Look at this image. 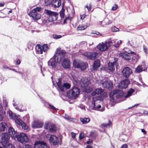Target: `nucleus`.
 Returning a JSON list of instances; mask_svg holds the SVG:
<instances>
[{
	"mask_svg": "<svg viewBox=\"0 0 148 148\" xmlns=\"http://www.w3.org/2000/svg\"><path fill=\"white\" fill-rule=\"evenodd\" d=\"M21 125L22 126V127L23 129L24 130H26L27 129V127L26 126V124L25 123H22V125Z\"/></svg>",
	"mask_w": 148,
	"mask_h": 148,
	"instance_id": "46",
	"label": "nucleus"
},
{
	"mask_svg": "<svg viewBox=\"0 0 148 148\" xmlns=\"http://www.w3.org/2000/svg\"><path fill=\"white\" fill-rule=\"evenodd\" d=\"M8 148H15L14 146L11 144H9L8 143Z\"/></svg>",
	"mask_w": 148,
	"mask_h": 148,
	"instance_id": "56",
	"label": "nucleus"
},
{
	"mask_svg": "<svg viewBox=\"0 0 148 148\" xmlns=\"http://www.w3.org/2000/svg\"><path fill=\"white\" fill-rule=\"evenodd\" d=\"M91 83L90 79L86 77L82 79L80 81V84L81 87L84 88L85 89Z\"/></svg>",
	"mask_w": 148,
	"mask_h": 148,
	"instance_id": "11",
	"label": "nucleus"
},
{
	"mask_svg": "<svg viewBox=\"0 0 148 148\" xmlns=\"http://www.w3.org/2000/svg\"><path fill=\"white\" fill-rule=\"evenodd\" d=\"M119 55L120 56L124 58L126 60H131L130 56L124 53H120L119 54Z\"/></svg>",
	"mask_w": 148,
	"mask_h": 148,
	"instance_id": "24",
	"label": "nucleus"
},
{
	"mask_svg": "<svg viewBox=\"0 0 148 148\" xmlns=\"http://www.w3.org/2000/svg\"><path fill=\"white\" fill-rule=\"evenodd\" d=\"M118 8V6L116 4H115L114 5L112 8V10H115Z\"/></svg>",
	"mask_w": 148,
	"mask_h": 148,
	"instance_id": "51",
	"label": "nucleus"
},
{
	"mask_svg": "<svg viewBox=\"0 0 148 148\" xmlns=\"http://www.w3.org/2000/svg\"><path fill=\"white\" fill-rule=\"evenodd\" d=\"M64 11L65 10L64 9L63 6L62 9V11H60V15L62 18H63L64 16Z\"/></svg>",
	"mask_w": 148,
	"mask_h": 148,
	"instance_id": "37",
	"label": "nucleus"
},
{
	"mask_svg": "<svg viewBox=\"0 0 148 148\" xmlns=\"http://www.w3.org/2000/svg\"><path fill=\"white\" fill-rule=\"evenodd\" d=\"M53 38L54 39H59L61 38L62 36L60 35H58L57 34H53Z\"/></svg>",
	"mask_w": 148,
	"mask_h": 148,
	"instance_id": "45",
	"label": "nucleus"
},
{
	"mask_svg": "<svg viewBox=\"0 0 148 148\" xmlns=\"http://www.w3.org/2000/svg\"><path fill=\"white\" fill-rule=\"evenodd\" d=\"M9 116L10 117H11L13 119H15L16 118V116L12 112H11L9 113Z\"/></svg>",
	"mask_w": 148,
	"mask_h": 148,
	"instance_id": "41",
	"label": "nucleus"
},
{
	"mask_svg": "<svg viewBox=\"0 0 148 148\" xmlns=\"http://www.w3.org/2000/svg\"><path fill=\"white\" fill-rule=\"evenodd\" d=\"M49 141L50 143L53 145H58L59 142L58 137L54 135H51Z\"/></svg>",
	"mask_w": 148,
	"mask_h": 148,
	"instance_id": "16",
	"label": "nucleus"
},
{
	"mask_svg": "<svg viewBox=\"0 0 148 148\" xmlns=\"http://www.w3.org/2000/svg\"><path fill=\"white\" fill-rule=\"evenodd\" d=\"M124 94V92L120 90H114L111 92L109 95L110 98L113 101L116 100V99L121 98Z\"/></svg>",
	"mask_w": 148,
	"mask_h": 148,
	"instance_id": "2",
	"label": "nucleus"
},
{
	"mask_svg": "<svg viewBox=\"0 0 148 148\" xmlns=\"http://www.w3.org/2000/svg\"><path fill=\"white\" fill-rule=\"evenodd\" d=\"M102 87L104 88H107L109 90L112 89L113 87L112 82L108 81L103 82L102 83Z\"/></svg>",
	"mask_w": 148,
	"mask_h": 148,
	"instance_id": "17",
	"label": "nucleus"
},
{
	"mask_svg": "<svg viewBox=\"0 0 148 148\" xmlns=\"http://www.w3.org/2000/svg\"><path fill=\"white\" fill-rule=\"evenodd\" d=\"M89 25H88V26ZM88 26L84 25H80L77 27V31H81L83 30L86 29Z\"/></svg>",
	"mask_w": 148,
	"mask_h": 148,
	"instance_id": "30",
	"label": "nucleus"
},
{
	"mask_svg": "<svg viewBox=\"0 0 148 148\" xmlns=\"http://www.w3.org/2000/svg\"><path fill=\"white\" fill-rule=\"evenodd\" d=\"M66 54V52L64 50L62 49L61 48H58L56 49L53 56L59 60V61H62V59L64 58Z\"/></svg>",
	"mask_w": 148,
	"mask_h": 148,
	"instance_id": "3",
	"label": "nucleus"
},
{
	"mask_svg": "<svg viewBox=\"0 0 148 148\" xmlns=\"http://www.w3.org/2000/svg\"><path fill=\"white\" fill-rule=\"evenodd\" d=\"M83 55L86 57L88 59L95 60L96 59V57L98 55V53L96 52H86L84 53Z\"/></svg>",
	"mask_w": 148,
	"mask_h": 148,
	"instance_id": "13",
	"label": "nucleus"
},
{
	"mask_svg": "<svg viewBox=\"0 0 148 148\" xmlns=\"http://www.w3.org/2000/svg\"><path fill=\"white\" fill-rule=\"evenodd\" d=\"M71 134L72 136V137L73 138H75V136L76 135V134L74 133L73 132H72L71 133Z\"/></svg>",
	"mask_w": 148,
	"mask_h": 148,
	"instance_id": "55",
	"label": "nucleus"
},
{
	"mask_svg": "<svg viewBox=\"0 0 148 148\" xmlns=\"http://www.w3.org/2000/svg\"><path fill=\"white\" fill-rule=\"evenodd\" d=\"M80 93L79 89L76 86H74L67 92V95L69 97H76Z\"/></svg>",
	"mask_w": 148,
	"mask_h": 148,
	"instance_id": "7",
	"label": "nucleus"
},
{
	"mask_svg": "<svg viewBox=\"0 0 148 148\" xmlns=\"http://www.w3.org/2000/svg\"><path fill=\"white\" fill-rule=\"evenodd\" d=\"M110 46V42L108 41L105 43L99 44L97 47L98 49L101 51L107 50Z\"/></svg>",
	"mask_w": 148,
	"mask_h": 148,
	"instance_id": "12",
	"label": "nucleus"
},
{
	"mask_svg": "<svg viewBox=\"0 0 148 148\" xmlns=\"http://www.w3.org/2000/svg\"><path fill=\"white\" fill-rule=\"evenodd\" d=\"M34 148H49V147L45 141L36 140L34 142Z\"/></svg>",
	"mask_w": 148,
	"mask_h": 148,
	"instance_id": "9",
	"label": "nucleus"
},
{
	"mask_svg": "<svg viewBox=\"0 0 148 148\" xmlns=\"http://www.w3.org/2000/svg\"><path fill=\"white\" fill-rule=\"evenodd\" d=\"M85 137V136L84 134L81 133L80 134L79 136V138L80 140H82Z\"/></svg>",
	"mask_w": 148,
	"mask_h": 148,
	"instance_id": "50",
	"label": "nucleus"
},
{
	"mask_svg": "<svg viewBox=\"0 0 148 148\" xmlns=\"http://www.w3.org/2000/svg\"><path fill=\"white\" fill-rule=\"evenodd\" d=\"M145 70H143V68L141 65H139L135 69V72L136 73H140Z\"/></svg>",
	"mask_w": 148,
	"mask_h": 148,
	"instance_id": "29",
	"label": "nucleus"
},
{
	"mask_svg": "<svg viewBox=\"0 0 148 148\" xmlns=\"http://www.w3.org/2000/svg\"><path fill=\"white\" fill-rule=\"evenodd\" d=\"M86 14H84L80 15V18L81 20H83L86 17Z\"/></svg>",
	"mask_w": 148,
	"mask_h": 148,
	"instance_id": "47",
	"label": "nucleus"
},
{
	"mask_svg": "<svg viewBox=\"0 0 148 148\" xmlns=\"http://www.w3.org/2000/svg\"><path fill=\"white\" fill-rule=\"evenodd\" d=\"M122 42V41L121 40L118 41L117 43H115L114 45V47L116 48L118 47L121 44Z\"/></svg>",
	"mask_w": 148,
	"mask_h": 148,
	"instance_id": "40",
	"label": "nucleus"
},
{
	"mask_svg": "<svg viewBox=\"0 0 148 148\" xmlns=\"http://www.w3.org/2000/svg\"><path fill=\"white\" fill-rule=\"evenodd\" d=\"M80 60L79 59H74L73 61V64L74 67L75 68H79V64Z\"/></svg>",
	"mask_w": 148,
	"mask_h": 148,
	"instance_id": "26",
	"label": "nucleus"
},
{
	"mask_svg": "<svg viewBox=\"0 0 148 148\" xmlns=\"http://www.w3.org/2000/svg\"><path fill=\"white\" fill-rule=\"evenodd\" d=\"M56 127L54 124H52L51 126V127L50 128L49 130L51 132H53L56 131Z\"/></svg>",
	"mask_w": 148,
	"mask_h": 148,
	"instance_id": "35",
	"label": "nucleus"
},
{
	"mask_svg": "<svg viewBox=\"0 0 148 148\" xmlns=\"http://www.w3.org/2000/svg\"><path fill=\"white\" fill-rule=\"evenodd\" d=\"M62 65L65 69H70L71 68L70 62L67 58H64L62 62Z\"/></svg>",
	"mask_w": 148,
	"mask_h": 148,
	"instance_id": "18",
	"label": "nucleus"
},
{
	"mask_svg": "<svg viewBox=\"0 0 148 148\" xmlns=\"http://www.w3.org/2000/svg\"><path fill=\"white\" fill-rule=\"evenodd\" d=\"M15 121L17 124H18V125H21L22 123H23V121L20 119L19 118L15 120Z\"/></svg>",
	"mask_w": 148,
	"mask_h": 148,
	"instance_id": "38",
	"label": "nucleus"
},
{
	"mask_svg": "<svg viewBox=\"0 0 148 148\" xmlns=\"http://www.w3.org/2000/svg\"><path fill=\"white\" fill-rule=\"evenodd\" d=\"M0 112L2 113H5V112L4 111L3 108L1 103H0Z\"/></svg>",
	"mask_w": 148,
	"mask_h": 148,
	"instance_id": "49",
	"label": "nucleus"
},
{
	"mask_svg": "<svg viewBox=\"0 0 148 148\" xmlns=\"http://www.w3.org/2000/svg\"><path fill=\"white\" fill-rule=\"evenodd\" d=\"M95 134V132H91L90 133V135L91 137H93V135Z\"/></svg>",
	"mask_w": 148,
	"mask_h": 148,
	"instance_id": "64",
	"label": "nucleus"
},
{
	"mask_svg": "<svg viewBox=\"0 0 148 148\" xmlns=\"http://www.w3.org/2000/svg\"><path fill=\"white\" fill-rule=\"evenodd\" d=\"M100 97L99 96H96L93 98V100H94L95 101L100 100Z\"/></svg>",
	"mask_w": 148,
	"mask_h": 148,
	"instance_id": "52",
	"label": "nucleus"
},
{
	"mask_svg": "<svg viewBox=\"0 0 148 148\" xmlns=\"http://www.w3.org/2000/svg\"><path fill=\"white\" fill-rule=\"evenodd\" d=\"M71 87V85L67 83H64L63 84V88H65L66 89H69Z\"/></svg>",
	"mask_w": 148,
	"mask_h": 148,
	"instance_id": "34",
	"label": "nucleus"
},
{
	"mask_svg": "<svg viewBox=\"0 0 148 148\" xmlns=\"http://www.w3.org/2000/svg\"><path fill=\"white\" fill-rule=\"evenodd\" d=\"M45 13L49 16L48 20L50 22L55 21L57 19L58 14L56 12L45 9Z\"/></svg>",
	"mask_w": 148,
	"mask_h": 148,
	"instance_id": "6",
	"label": "nucleus"
},
{
	"mask_svg": "<svg viewBox=\"0 0 148 148\" xmlns=\"http://www.w3.org/2000/svg\"><path fill=\"white\" fill-rule=\"evenodd\" d=\"M61 4L60 0H52L51 2V6L54 8L59 7Z\"/></svg>",
	"mask_w": 148,
	"mask_h": 148,
	"instance_id": "20",
	"label": "nucleus"
},
{
	"mask_svg": "<svg viewBox=\"0 0 148 148\" xmlns=\"http://www.w3.org/2000/svg\"><path fill=\"white\" fill-rule=\"evenodd\" d=\"M111 125L112 122L110 120H109V122L108 123H103L101 124V125L102 126V127H109Z\"/></svg>",
	"mask_w": 148,
	"mask_h": 148,
	"instance_id": "33",
	"label": "nucleus"
},
{
	"mask_svg": "<svg viewBox=\"0 0 148 148\" xmlns=\"http://www.w3.org/2000/svg\"><path fill=\"white\" fill-rule=\"evenodd\" d=\"M112 31L113 32H116L119 31V29L115 26H113L111 28Z\"/></svg>",
	"mask_w": 148,
	"mask_h": 148,
	"instance_id": "42",
	"label": "nucleus"
},
{
	"mask_svg": "<svg viewBox=\"0 0 148 148\" xmlns=\"http://www.w3.org/2000/svg\"><path fill=\"white\" fill-rule=\"evenodd\" d=\"M125 52L128 54H133V55H135L136 54L135 52L132 51L130 50H128V51H125Z\"/></svg>",
	"mask_w": 148,
	"mask_h": 148,
	"instance_id": "48",
	"label": "nucleus"
},
{
	"mask_svg": "<svg viewBox=\"0 0 148 148\" xmlns=\"http://www.w3.org/2000/svg\"><path fill=\"white\" fill-rule=\"evenodd\" d=\"M21 63V61L20 60H17L16 61V64L17 65H19Z\"/></svg>",
	"mask_w": 148,
	"mask_h": 148,
	"instance_id": "60",
	"label": "nucleus"
},
{
	"mask_svg": "<svg viewBox=\"0 0 148 148\" xmlns=\"http://www.w3.org/2000/svg\"><path fill=\"white\" fill-rule=\"evenodd\" d=\"M93 34L98 35L100 36H102V34L101 33L97 31L95 32L94 33H93Z\"/></svg>",
	"mask_w": 148,
	"mask_h": 148,
	"instance_id": "53",
	"label": "nucleus"
},
{
	"mask_svg": "<svg viewBox=\"0 0 148 148\" xmlns=\"http://www.w3.org/2000/svg\"><path fill=\"white\" fill-rule=\"evenodd\" d=\"M123 76L126 78H128L130 75L131 74L132 71L129 67H126L124 68L122 71Z\"/></svg>",
	"mask_w": 148,
	"mask_h": 148,
	"instance_id": "15",
	"label": "nucleus"
},
{
	"mask_svg": "<svg viewBox=\"0 0 148 148\" xmlns=\"http://www.w3.org/2000/svg\"><path fill=\"white\" fill-rule=\"evenodd\" d=\"M57 86L58 88L62 91H64V89L63 88V85H62V79L60 78L58 79V82L57 83Z\"/></svg>",
	"mask_w": 148,
	"mask_h": 148,
	"instance_id": "25",
	"label": "nucleus"
},
{
	"mask_svg": "<svg viewBox=\"0 0 148 148\" xmlns=\"http://www.w3.org/2000/svg\"><path fill=\"white\" fill-rule=\"evenodd\" d=\"M100 66V61L98 59L95 60L93 65V69L95 70H97Z\"/></svg>",
	"mask_w": 148,
	"mask_h": 148,
	"instance_id": "22",
	"label": "nucleus"
},
{
	"mask_svg": "<svg viewBox=\"0 0 148 148\" xmlns=\"http://www.w3.org/2000/svg\"><path fill=\"white\" fill-rule=\"evenodd\" d=\"M43 125V124L38 121H34L32 124V127L34 129L42 127Z\"/></svg>",
	"mask_w": 148,
	"mask_h": 148,
	"instance_id": "19",
	"label": "nucleus"
},
{
	"mask_svg": "<svg viewBox=\"0 0 148 148\" xmlns=\"http://www.w3.org/2000/svg\"><path fill=\"white\" fill-rule=\"evenodd\" d=\"M42 10V8L40 7H36L33 9L28 13V15L32 17L33 19L35 21H38L41 18V15L37 12H39Z\"/></svg>",
	"mask_w": 148,
	"mask_h": 148,
	"instance_id": "1",
	"label": "nucleus"
},
{
	"mask_svg": "<svg viewBox=\"0 0 148 148\" xmlns=\"http://www.w3.org/2000/svg\"><path fill=\"white\" fill-rule=\"evenodd\" d=\"M122 148H127V145L126 144H124L122 145Z\"/></svg>",
	"mask_w": 148,
	"mask_h": 148,
	"instance_id": "63",
	"label": "nucleus"
},
{
	"mask_svg": "<svg viewBox=\"0 0 148 148\" xmlns=\"http://www.w3.org/2000/svg\"><path fill=\"white\" fill-rule=\"evenodd\" d=\"M95 90L97 95L101 94L104 91L101 88H97Z\"/></svg>",
	"mask_w": 148,
	"mask_h": 148,
	"instance_id": "36",
	"label": "nucleus"
},
{
	"mask_svg": "<svg viewBox=\"0 0 148 148\" xmlns=\"http://www.w3.org/2000/svg\"><path fill=\"white\" fill-rule=\"evenodd\" d=\"M49 106L51 108V109H52L53 110H56V108L54 106L51 105V104H49Z\"/></svg>",
	"mask_w": 148,
	"mask_h": 148,
	"instance_id": "58",
	"label": "nucleus"
},
{
	"mask_svg": "<svg viewBox=\"0 0 148 148\" xmlns=\"http://www.w3.org/2000/svg\"><path fill=\"white\" fill-rule=\"evenodd\" d=\"M143 47L144 52L145 53L147 54L148 52V49L147 47L145 46V45H143Z\"/></svg>",
	"mask_w": 148,
	"mask_h": 148,
	"instance_id": "44",
	"label": "nucleus"
},
{
	"mask_svg": "<svg viewBox=\"0 0 148 148\" xmlns=\"http://www.w3.org/2000/svg\"><path fill=\"white\" fill-rule=\"evenodd\" d=\"M68 20H69L70 21H71V18L69 17L66 18L64 21L63 23L64 24L66 23L67 21Z\"/></svg>",
	"mask_w": 148,
	"mask_h": 148,
	"instance_id": "43",
	"label": "nucleus"
},
{
	"mask_svg": "<svg viewBox=\"0 0 148 148\" xmlns=\"http://www.w3.org/2000/svg\"><path fill=\"white\" fill-rule=\"evenodd\" d=\"M8 132L12 138H15L17 135V132H16L12 127H10L9 128Z\"/></svg>",
	"mask_w": 148,
	"mask_h": 148,
	"instance_id": "21",
	"label": "nucleus"
},
{
	"mask_svg": "<svg viewBox=\"0 0 148 148\" xmlns=\"http://www.w3.org/2000/svg\"><path fill=\"white\" fill-rule=\"evenodd\" d=\"M117 63L116 62H114L112 63L109 62L108 64V69L109 70L112 71L115 69L114 65L116 66Z\"/></svg>",
	"mask_w": 148,
	"mask_h": 148,
	"instance_id": "23",
	"label": "nucleus"
},
{
	"mask_svg": "<svg viewBox=\"0 0 148 148\" xmlns=\"http://www.w3.org/2000/svg\"><path fill=\"white\" fill-rule=\"evenodd\" d=\"M80 120L83 124H86L90 121V119L88 118H80Z\"/></svg>",
	"mask_w": 148,
	"mask_h": 148,
	"instance_id": "31",
	"label": "nucleus"
},
{
	"mask_svg": "<svg viewBox=\"0 0 148 148\" xmlns=\"http://www.w3.org/2000/svg\"><path fill=\"white\" fill-rule=\"evenodd\" d=\"M59 61V60H57V58L53 56L48 62V65L51 66L52 69H55L61 62Z\"/></svg>",
	"mask_w": 148,
	"mask_h": 148,
	"instance_id": "8",
	"label": "nucleus"
},
{
	"mask_svg": "<svg viewBox=\"0 0 148 148\" xmlns=\"http://www.w3.org/2000/svg\"><path fill=\"white\" fill-rule=\"evenodd\" d=\"M130 82L127 79H125L121 82L119 84L118 87L119 89H124L127 88L129 84H130Z\"/></svg>",
	"mask_w": 148,
	"mask_h": 148,
	"instance_id": "14",
	"label": "nucleus"
},
{
	"mask_svg": "<svg viewBox=\"0 0 148 148\" xmlns=\"http://www.w3.org/2000/svg\"><path fill=\"white\" fill-rule=\"evenodd\" d=\"M96 94H97V93L96 91H95V90L93 92L91 93V95L93 96L95 95Z\"/></svg>",
	"mask_w": 148,
	"mask_h": 148,
	"instance_id": "59",
	"label": "nucleus"
},
{
	"mask_svg": "<svg viewBox=\"0 0 148 148\" xmlns=\"http://www.w3.org/2000/svg\"><path fill=\"white\" fill-rule=\"evenodd\" d=\"M35 49L37 53L42 54L43 53V51L47 52L49 47L47 44H44L42 46L40 44H38L36 46Z\"/></svg>",
	"mask_w": 148,
	"mask_h": 148,
	"instance_id": "5",
	"label": "nucleus"
},
{
	"mask_svg": "<svg viewBox=\"0 0 148 148\" xmlns=\"http://www.w3.org/2000/svg\"><path fill=\"white\" fill-rule=\"evenodd\" d=\"M85 7L87 9L88 11L89 12L91 11L92 6L91 3L89 4H87L85 6Z\"/></svg>",
	"mask_w": 148,
	"mask_h": 148,
	"instance_id": "39",
	"label": "nucleus"
},
{
	"mask_svg": "<svg viewBox=\"0 0 148 148\" xmlns=\"http://www.w3.org/2000/svg\"><path fill=\"white\" fill-rule=\"evenodd\" d=\"M16 138L18 141L23 143L24 142H28L29 141V139L27 135L24 133H20L19 135H17L15 137Z\"/></svg>",
	"mask_w": 148,
	"mask_h": 148,
	"instance_id": "10",
	"label": "nucleus"
},
{
	"mask_svg": "<svg viewBox=\"0 0 148 148\" xmlns=\"http://www.w3.org/2000/svg\"><path fill=\"white\" fill-rule=\"evenodd\" d=\"M79 68L82 71H84L86 70L88 67V64L86 62H84L81 65Z\"/></svg>",
	"mask_w": 148,
	"mask_h": 148,
	"instance_id": "27",
	"label": "nucleus"
},
{
	"mask_svg": "<svg viewBox=\"0 0 148 148\" xmlns=\"http://www.w3.org/2000/svg\"><path fill=\"white\" fill-rule=\"evenodd\" d=\"M138 105H139V104H136L134 105V106H132V107H131L128 108L129 109H130L136 106H138Z\"/></svg>",
	"mask_w": 148,
	"mask_h": 148,
	"instance_id": "61",
	"label": "nucleus"
},
{
	"mask_svg": "<svg viewBox=\"0 0 148 148\" xmlns=\"http://www.w3.org/2000/svg\"><path fill=\"white\" fill-rule=\"evenodd\" d=\"M141 130L142 132L144 134H147L145 130L144 129H141Z\"/></svg>",
	"mask_w": 148,
	"mask_h": 148,
	"instance_id": "62",
	"label": "nucleus"
},
{
	"mask_svg": "<svg viewBox=\"0 0 148 148\" xmlns=\"http://www.w3.org/2000/svg\"><path fill=\"white\" fill-rule=\"evenodd\" d=\"M134 92V90L132 88H130L129 90L127 91V93L126 95L125 96V98H127L131 96L132 93Z\"/></svg>",
	"mask_w": 148,
	"mask_h": 148,
	"instance_id": "32",
	"label": "nucleus"
},
{
	"mask_svg": "<svg viewBox=\"0 0 148 148\" xmlns=\"http://www.w3.org/2000/svg\"><path fill=\"white\" fill-rule=\"evenodd\" d=\"M3 103L4 104L5 108L7 107H8V103L6 101H4L3 102Z\"/></svg>",
	"mask_w": 148,
	"mask_h": 148,
	"instance_id": "57",
	"label": "nucleus"
},
{
	"mask_svg": "<svg viewBox=\"0 0 148 148\" xmlns=\"http://www.w3.org/2000/svg\"><path fill=\"white\" fill-rule=\"evenodd\" d=\"M1 143L4 147H8V142L10 140V136L7 132L2 133L1 135Z\"/></svg>",
	"mask_w": 148,
	"mask_h": 148,
	"instance_id": "4",
	"label": "nucleus"
},
{
	"mask_svg": "<svg viewBox=\"0 0 148 148\" xmlns=\"http://www.w3.org/2000/svg\"><path fill=\"white\" fill-rule=\"evenodd\" d=\"M7 126L5 123L2 122L0 124V132L4 131Z\"/></svg>",
	"mask_w": 148,
	"mask_h": 148,
	"instance_id": "28",
	"label": "nucleus"
},
{
	"mask_svg": "<svg viewBox=\"0 0 148 148\" xmlns=\"http://www.w3.org/2000/svg\"><path fill=\"white\" fill-rule=\"evenodd\" d=\"M25 148H32L31 145L29 144H27L25 145Z\"/></svg>",
	"mask_w": 148,
	"mask_h": 148,
	"instance_id": "54",
	"label": "nucleus"
}]
</instances>
